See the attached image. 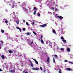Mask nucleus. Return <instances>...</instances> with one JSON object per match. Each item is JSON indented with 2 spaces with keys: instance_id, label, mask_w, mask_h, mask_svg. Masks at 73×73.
Returning a JSON list of instances; mask_svg holds the SVG:
<instances>
[{
  "instance_id": "obj_52",
  "label": "nucleus",
  "mask_w": 73,
  "mask_h": 73,
  "mask_svg": "<svg viewBox=\"0 0 73 73\" xmlns=\"http://www.w3.org/2000/svg\"><path fill=\"white\" fill-rule=\"evenodd\" d=\"M64 7H66V5H64Z\"/></svg>"
},
{
  "instance_id": "obj_32",
  "label": "nucleus",
  "mask_w": 73,
  "mask_h": 73,
  "mask_svg": "<svg viewBox=\"0 0 73 73\" xmlns=\"http://www.w3.org/2000/svg\"><path fill=\"white\" fill-rule=\"evenodd\" d=\"M33 41H32L31 43V45H32V44H33Z\"/></svg>"
},
{
  "instance_id": "obj_12",
  "label": "nucleus",
  "mask_w": 73,
  "mask_h": 73,
  "mask_svg": "<svg viewBox=\"0 0 73 73\" xmlns=\"http://www.w3.org/2000/svg\"><path fill=\"white\" fill-rule=\"evenodd\" d=\"M31 66H32V67H33V64H32V62H31Z\"/></svg>"
},
{
  "instance_id": "obj_3",
  "label": "nucleus",
  "mask_w": 73,
  "mask_h": 73,
  "mask_svg": "<svg viewBox=\"0 0 73 73\" xmlns=\"http://www.w3.org/2000/svg\"><path fill=\"white\" fill-rule=\"evenodd\" d=\"M66 70H68L69 71H70V70H71L72 71H73V70L72 69H71L70 68H68L66 69Z\"/></svg>"
},
{
  "instance_id": "obj_8",
  "label": "nucleus",
  "mask_w": 73,
  "mask_h": 73,
  "mask_svg": "<svg viewBox=\"0 0 73 73\" xmlns=\"http://www.w3.org/2000/svg\"><path fill=\"white\" fill-rule=\"evenodd\" d=\"M11 73H13H13H15V70H11Z\"/></svg>"
},
{
  "instance_id": "obj_38",
  "label": "nucleus",
  "mask_w": 73,
  "mask_h": 73,
  "mask_svg": "<svg viewBox=\"0 0 73 73\" xmlns=\"http://www.w3.org/2000/svg\"><path fill=\"white\" fill-rule=\"evenodd\" d=\"M61 50H64V49H63V48H61Z\"/></svg>"
},
{
  "instance_id": "obj_20",
  "label": "nucleus",
  "mask_w": 73,
  "mask_h": 73,
  "mask_svg": "<svg viewBox=\"0 0 73 73\" xmlns=\"http://www.w3.org/2000/svg\"><path fill=\"white\" fill-rule=\"evenodd\" d=\"M59 73H61V69H60L59 70Z\"/></svg>"
},
{
  "instance_id": "obj_10",
  "label": "nucleus",
  "mask_w": 73,
  "mask_h": 73,
  "mask_svg": "<svg viewBox=\"0 0 73 73\" xmlns=\"http://www.w3.org/2000/svg\"><path fill=\"white\" fill-rule=\"evenodd\" d=\"M9 53H13V51L11 50H9Z\"/></svg>"
},
{
  "instance_id": "obj_43",
  "label": "nucleus",
  "mask_w": 73,
  "mask_h": 73,
  "mask_svg": "<svg viewBox=\"0 0 73 73\" xmlns=\"http://www.w3.org/2000/svg\"><path fill=\"white\" fill-rule=\"evenodd\" d=\"M68 60H66L64 61V62H67Z\"/></svg>"
},
{
  "instance_id": "obj_39",
  "label": "nucleus",
  "mask_w": 73,
  "mask_h": 73,
  "mask_svg": "<svg viewBox=\"0 0 73 73\" xmlns=\"http://www.w3.org/2000/svg\"><path fill=\"white\" fill-rule=\"evenodd\" d=\"M19 29V31H20V32H21V29Z\"/></svg>"
},
{
  "instance_id": "obj_5",
  "label": "nucleus",
  "mask_w": 73,
  "mask_h": 73,
  "mask_svg": "<svg viewBox=\"0 0 73 73\" xmlns=\"http://www.w3.org/2000/svg\"><path fill=\"white\" fill-rule=\"evenodd\" d=\"M13 4L11 6L12 8H14L15 7V2H13Z\"/></svg>"
},
{
  "instance_id": "obj_57",
  "label": "nucleus",
  "mask_w": 73,
  "mask_h": 73,
  "mask_svg": "<svg viewBox=\"0 0 73 73\" xmlns=\"http://www.w3.org/2000/svg\"><path fill=\"white\" fill-rule=\"evenodd\" d=\"M58 49V48H57Z\"/></svg>"
},
{
  "instance_id": "obj_58",
  "label": "nucleus",
  "mask_w": 73,
  "mask_h": 73,
  "mask_svg": "<svg viewBox=\"0 0 73 73\" xmlns=\"http://www.w3.org/2000/svg\"><path fill=\"white\" fill-rule=\"evenodd\" d=\"M52 56V57H53V55Z\"/></svg>"
},
{
  "instance_id": "obj_4",
  "label": "nucleus",
  "mask_w": 73,
  "mask_h": 73,
  "mask_svg": "<svg viewBox=\"0 0 73 73\" xmlns=\"http://www.w3.org/2000/svg\"><path fill=\"white\" fill-rule=\"evenodd\" d=\"M23 9L24 10V11H26V12H27L28 13V10H27L26 9V8L23 7Z\"/></svg>"
},
{
  "instance_id": "obj_26",
  "label": "nucleus",
  "mask_w": 73,
  "mask_h": 73,
  "mask_svg": "<svg viewBox=\"0 0 73 73\" xmlns=\"http://www.w3.org/2000/svg\"><path fill=\"white\" fill-rule=\"evenodd\" d=\"M42 37H43V35H41L40 37L41 39H42Z\"/></svg>"
},
{
  "instance_id": "obj_45",
  "label": "nucleus",
  "mask_w": 73,
  "mask_h": 73,
  "mask_svg": "<svg viewBox=\"0 0 73 73\" xmlns=\"http://www.w3.org/2000/svg\"><path fill=\"white\" fill-rule=\"evenodd\" d=\"M29 61H30V63H31V61L30 60H29Z\"/></svg>"
},
{
  "instance_id": "obj_15",
  "label": "nucleus",
  "mask_w": 73,
  "mask_h": 73,
  "mask_svg": "<svg viewBox=\"0 0 73 73\" xmlns=\"http://www.w3.org/2000/svg\"><path fill=\"white\" fill-rule=\"evenodd\" d=\"M52 32L54 33H56V31H55V30H54Z\"/></svg>"
},
{
  "instance_id": "obj_56",
  "label": "nucleus",
  "mask_w": 73,
  "mask_h": 73,
  "mask_svg": "<svg viewBox=\"0 0 73 73\" xmlns=\"http://www.w3.org/2000/svg\"><path fill=\"white\" fill-rule=\"evenodd\" d=\"M56 6L57 7V5H56Z\"/></svg>"
},
{
  "instance_id": "obj_29",
  "label": "nucleus",
  "mask_w": 73,
  "mask_h": 73,
  "mask_svg": "<svg viewBox=\"0 0 73 73\" xmlns=\"http://www.w3.org/2000/svg\"><path fill=\"white\" fill-rule=\"evenodd\" d=\"M26 24L27 25H29V24L28 22H26Z\"/></svg>"
},
{
  "instance_id": "obj_21",
  "label": "nucleus",
  "mask_w": 73,
  "mask_h": 73,
  "mask_svg": "<svg viewBox=\"0 0 73 73\" xmlns=\"http://www.w3.org/2000/svg\"><path fill=\"white\" fill-rule=\"evenodd\" d=\"M68 62L69 63H70V64H73V62Z\"/></svg>"
},
{
  "instance_id": "obj_49",
  "label": "nucleus",
  "mask_w": 73,
  "mask_h": 73,
  "mask_svg": "<svg viewBox=\"0 0 73 73\" xmlns=\"http://www.w3.org/2000/svg\"><path fill=\"white\" fill-rule=\"evenodd\" d=\"M23 22H24V23H25V20H23Z\"/></svg>"
},
{
  "instance_id": "obj_1",
  "label": "nucleus",
  "mask_w": 73,
  "mask_h": 73,
  "mask_svg": "<svg viewBox=\"0 0 73 73\" xmlns=\"http://www.w3.org/2000/svg\"><path fill=\"white\" fill-rule=\"evenodd\" d=\"M57 18H58V19H60V20H62V19H63V17L61 16H57Z\"/></svg>"
},
{
  "instance_id": "obj_6",
  "label": "nucleus",
  "mask_w": 73,
  "mask_h": 73,
  "mask_svg": "<svg viewBox=\"0 0 73 73\" xmlns=\"http://www.w3.org/2000/svg\"><path fill=\"white\" fill-rule=\"evenodd\" d=\"M33 60H34V61H35V63L36 64H38V62L37 61H36V59H33Z\"/></svg>"
},
{
  "instance_id": "obj_46",
  "label": "nucleus",
  "mask_w": 73,
  "mask_h": 73,
  "mask_svg": "<svg viewBox=\"0 0 73 73\" xmlns=\"http://www.w3.org/2000/svg\"><path fill=\"white\" fill-rule=\"evenodd\" d=\"M1 43H3V41L2 40H1Z\"/></svg>"
},
{
  "instance_id": "obj_37",
  "label": "nucleus",
  "mask_w": 73,
  "mask_h": 73,
  "mask_svg": "<svg viewBox=\"0 0 73 73\" xmlns=\"http://www.w3.org/2000/svg\"><path fill=\"white\" fill-rule=\"evenodd\" d=\"M23 31H25V28H23Z\"/></svg>"
},
{
  "instance_id": "obj_44",
  "label": "nucleus",
  "mask_w": 73,
  "mask_h": 73,
  "mask_svg": "<svg viewBox=\"0 0 73 73\" xmlns=\"http://www.w3.org/2000/svg\"><path fill=\"white\" fill-rule=\"evenodd\" d=\"M52 9H53V11H54V7H52Z\"/></svg>"
},
{
  "instance_id": "obj_16",
  "label": "nucleus",
  "mask_w": 73,
  "mask_h": 73,
  "mask_svg": "<svg viewBox=\"0 0 73 73\" xmlns=\"http://www.w3.org/2000/svg\"><path fill=\"white\" fill-rule=\"evenodd\" d=\"M27 35H29V36H30V34H29V33H26Z\"/></svg>"
},
{
  "instance_id": "obj_9",
  "label": "nucleus",
  "mask_w": 73,
  "mask_h": 73,
  "mask_svg": "<svg viewBox=\"0 0 73 73\" xmlns=\"http://www.w3.org/2000/svg\"><path fill=\"white\" fill-rule=\"evenodd\" d=\"M40 41L41 42V43H42V44H44V41H43V40L42 39H41L40 40Z\"/></svg>"
},
{
  "instance_id": "obj_40",
  "label": "nucleus",
  "mask_w": 73,
  "mask_h": 73,
  "mask_svg": "<svg viewBox=\"0 0 73 73\" xmlns=\"http://www.w3.org/2000/svg\"><path fill=\"white\" fill-rule=\"evenodd\" d=\"M38 16H40V13L38 14Z\"/></svg>"
},
{
  "instance_id": "obj_47",
  "label": "nucleus",
  "mask_w": 73,
  "mask_h": 73,
  "mask_svg": "<svg viewBox=\"0 0 73 73\" xmlns=\"http://www.w3.org/2000/svg\"><path fill=\"white\" fill-rule=\"evenodd\" d=\"M44 73H45V70H44Z\"/></svg>"
},
{
  "instance_id": "obj_11",
  "label": "nucleus",
  "mask_w": 73,
  "mask_h": 73,
  "mask_svg": "<svg viewBox=\"0 0 73 73\" xmlns=\"http://www.w3.org/2000/svg\"><path fill=\"white\" fill-rule=\"evenodd\" d=\"M47 61L48 63L49 62V58L48 57L47 58Z\"/></svg>"
},
{
  "instance_id": "obj_33",
  "label": "nucleus",
  "mask_w": 73,
  "mask_h": 73,
  "mask_svg": "<svg viewBox=\"0 0 73 73\" xmlns=\"http://www.w3.org/2000/svg\"><path fill=\"white\" fill-rule=\"evenodd\" d=\"M54 57H58L57 55H54Z\"/></svg>"
},
{
  "instance_id": "obj_55",
  "label": "nucleus",
  "mask_w": 73,
  "mask_h": 73,
  "mask_svg": "<svg viewBox=\"0 0 73 73\" xmlns=\"http://www.w3.org/2000/svg\"><path fill=\"white\" fill-rule=\"evenodd\" d=\"M13 13H15V12H13Z\"/></svg>"
},
{
  "instance_id": "obj_50",
  "label": "nucleus",
  "mask_w": 73,
  "mask_h": 73,
  "mask_svg": "<svg viewBox=\"0 0 73 73\" xmlns=\"http://www.w3.org/2000/svg\"><path fill=\"white\" fill-rule=\"evenodd\" d=\"M50 44H52V43L50 42Z\"/></svg>"
},
{
  "instance_id": "obj_28",
  "label": "nucleus",
  "mask_w": 73,
  "mask_h": 73,
  "mask_svg": "<svg viewBox=\"0 0 73 73\" xmlns=\"http://www.w3.org/2000/svg\"><path fill=\"white\" fill-rule=\"evenodd\" d=\"M32 69L33 70H36V68H33Z\"/></svg>"
},
{
  "instance_id": "obj_35",
  "label": "nucleus",
  "mask_w": 73,
  "mask_h": 73,
  "mask_svg": "<svg viewBox=\"0 0 73 73\" xmlns=\"http://www.w3.org/2000/svg\"><path fill=\"white\" fill-rule=\"evenodd\" d=\"M17 29H19L20 28V27H17L16 28Z\"/></svg>"
},
{
  "instance_id": "obj_7",
  "label": "nucleus",
  "mask_w": 73,
  "mask_h": 73,
  "mask_svg": "<svg viewBox=\"0 0 73 73\" xmlns=\"http://www.w3.org/2000/svg\"><path fill=\"white\" fill-rule=\"evenodd\" d=\"M67 52H70V49L69 48H68L67 49Z\"/></svg>"
},
{
  "instance_id": "obj_48",
  "label": "nucleus",
  "mask_w": 73,
  "mask_h": 73,
  "mask_svg": "<svg viewBox=\"0 0 73 73\" xmlns=\"http://www.w3.org/2000/svg\"><path fill=\"white\" fill-rule=\"evenodd\" d=\"M25 73H28V72L27 71L25 72Z\"/></svg>"
},
{
  "instance_id": "obj_13",
  "label": "nucleus",
  "mask_w": 73,
  "mask_h": 73,
  "mask_svg": "<svg viewBox=\"0 0 73 73\" xmlns=\"http://www.w3.org/2000/svg\"><path fill=\"white\" fill-rule=\"evenodd\" d=\"M63 41L64 42H66V40H65V39H64L63 40Z\"/></svg>"
},
{
  "instance_id": "obj_41",
  "label": "nucleus",
  "mask_w": 73,
  "mask_h": 73,
  "mask_svg": "<svg viewBox=\"0 0 73 73\" xmlns=\"http://www.w3.org/2000/svg\"><path fill=\"white\" fill-rule=\"evenodd\" d=\"M23 73H25V70L23 72Z\"/></svg>"
},
{
  "instance_id": "obj_19",
  "label": "nucleus",
  "mask_w": 73,
  "mask_h": 73,
  "mask_svg": "<svg viewBox=\"0 0 73 73\" xmlns=\"http://www.w3.org/2000/svg\"><path fill=\"white\" fill-rule=\"evenodd\" d=\"M55 11L56 12V11H58V10L57 9V8H56L55 9Z\"/></svg>"
},
{
  "instance_id": "obj_34",
  "label": "nucleus",
  "mask_w": 73,
  "mask_h": 73,
  "mask_svg": "<svg viewBox=\"0 0 73 73\" xmlns=\"http://www.w3.org/2000/svg\"><path fill=\"white\" fill-rule=\"evenodd\" d=\"M40 69L41 70H42V68L41 66L40 67Z\"/></svg>"
},
{
  "instance_id": "obj_36",
  "label": "nucleus",
  "mask_w": 73,
  "mask_h": 73,
  "mask_svg": "<svg viewBox=\"0 0 73 73\" xmlns=\"http://www.w3.org/2000/svg\"><path fill=\"white\" fill-rule=\"evenodd\" d=\"M5 23H8V21L7 20L5 21Z\"/></svg>"
},
{
  "instance_id": "obj_14",
  "label": "nucleus",
  "mask_w": 73,
  "mask_h": 73,
  "mask_svg": "<svg viewBox=\"0 0 73 73\" xmlns=\"http://www.w3.org/2000/svg\"><path fill=\"white\" fill-rule=\"evenodd\" d=\"M53 62L54 63H55V59H54V58H53Z\"/></svg>"
},
{
  "instance_id": "obj_30",
  "label": "nucleus",
  "mask_w": 73,
  "mask_h": 73,
  "mask_svg": "<svg viewBox=\"0 0 73 73\" xmlns=\"http://www.w3.org/2000/svg\"><path fill=\"white\" fill-rule=\"evenodd\" d=\"M32 24V25H35V22H33V23Z\"/></svg>"
},
{
  "instance_id": "obj_24",
  "label": "nucleus",
  "mask_w": 73,
  "mask_h": 73,
  "mask_svg": "<svg viewBox=\"0 0 73 73\" xmlns=\"http://www.w3.org/2000/svg\"><path fill=\"white\" fill-rule=\"evenodd\" d=\"M61 38L62 40H64V38L63 37H61Z\"/></svg>"
},
{
  "instance_id": "obj_18",
  "label": "nucleus",
  "mask_w": 73,
  "mask_h": 73,
  "mask_svg": "<svg viewBox=\"0 0 73 73\" xmlns=\"http://www.w3.org/2000/svg\"><path fill=\"white\" fill-rule=\"evenodd\" d=\"M1 57L2 59H4V55H2L1 56Z\"/></svg>"
},
{
  "instance_id": "obj_31",
  "label": "nucleus",
  "mask_w": 73,
  "mask_h": 73,
  "mask_svg": "<svg viewBox=\"0 0 73 73\" xmlns=\"http://www.w3.org/2000/svg\"><path fill=\"white\" fill-rule=\"evenodd\" d=\"M39 70V68H36V70Z\"/></svg>"
},
{
  "instance_id": "obj_17",
  "label": "nucleus",
  "mask_w": 73,
  "mask_h": 73,
  "mask_svg": "<svg viewBox=\"0 0 73 73\" xmlns=\"http://www.w3.org/2000/svg\"><path fill=\"white\" fill-rule=\"evenodd\" d=\"M1 32L2 33H4V31L3 30H1Z\"/></svg>"
},
{
  "instance_id": "obj_42",
  "label": "nucleus",
  "mask_w": 73,
  "mask_h": 73,
  "mask_svg": "<svg viewBox=\"0 0 73 73\" xmlns=\"http://www.w3.org/2000/svg\"><path fill=\"white\" fill-rule=\"evenodd\" d=\"M3 71V70H1V69H0V72H2Z\"/></svg>"
},
{
  "instance_id": "obj_53",
  "label": "nucleus",
  "mask_w": 73,
  "mask_h": 73,
  "mask_svg": "<svg viewBox=\"0 0 73 73\" xmlns=\"http://www.w3.org/2000/svg\"><path fill=\"white\" fill-rule=\"evenodd\" d=\"M1 47H0V49H1Z\"/></svg>"
},
{
  "instance_id": "obj_22",
  "label": "nucleus",
  "mask_w": 73,
  "mask_h": 73,
  "mask_svg": "<svg viewBox=\"0 0 73 73\" xmlns=\"http://www.w3.org/2000/svg\"><path fill=\"white\" fill-rule=\"evenodd\" d=\"M34 9H35V10H36V11H37V8L34 7Z\"/></svg>"
},
{
  "instance_id": "obj_51",
  "label": "nucleus",
  "mask_w": 73,
  "mask_h": 73,
  "mask_svg": "<svg viewBox=\"0 0 73 73\" xmlns=\"http://www.w3.org/2000/svg\"><path fill=\"white\" fill-rule=\"evenodd\" d=\"M11 3H12V0H11Z\"/></svg>"
},
{
  "instance_id": "obj_23",
  "label": "nucleus",
  "mask_w": 73,
  "mask_h": 73,
  "mask_svg": "<svg viewBox=\"0 0 73 73\" xmlns=\"http://www.w3.org/2000/svg\"><path fill=\"white\" fill-rule=\"evenodd\" d=\"M33 32L34 33V35H36V33H35V32L34 31H33Z\"/></svg>"
},
{
  "instance_id": "obj_27",
  "label": "nucleus",
  "mask_w": 73,
  "mask_h": 73,
  "mask_svg": "<svg viewBox=\"0 0 73 73\" xmlns=\"http://www.w3.org/2000/svg\"><path fill=\"white\" fill-rule=\"evenodd\" d=\"M17 24H19V21H17L16 22Z\"/></svg>"
},
{
  "instance_id": "obj_54",
  "label": "nucleus",
  "mask_w": 73,
  "mask_h": 73,
  "mask_svg": "<svg viewBox=\"0 0 73 73\" xmlns=\"http://www.w3.org/2000/svg\"><path fill=\"white\" fill-rule=\"evenodd\" d=\"M50 13H52L51 12H50Z\"/></svg>"
},
{
  "instance_id": "obj_25",
  "label": "nucleus",
  "mask_w": 73,
  "mask_h": 73,
  "mask_svg": "<svg viewBox=\"0 0 73 73\" xmlns=\"http://www.w3.org/2000/svg\"><path fill=\"white\" fill-rule=\"evenodd\" d=\"M36 11H34V15H36Z\"/></svg>"
},
{
  "instance_id": "obj_2",
  "label": "nucleus",
  "mask_w": 73,
  "mask_h": 73,
  "mask_svg": "<svg viewBox=\"0 0 73 73\" xmlns=\"http://www.w3.org/2000/svg\"><path fill=\"white\" fill-rule=\"evenodd\" d=\"M46 24H44L43 25H40V27H42V28H44V27H46Z\"/></svg>"
}]
</instances>
